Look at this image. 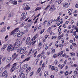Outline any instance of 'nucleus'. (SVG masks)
Listing matches in <instances>:
<instances>
[{
  "mask_svg": "<svg viewBox=\"0 0 78 78\" xmlns=\"http://www.w3.org/2000/svg\"><path fill=\"white\" fill-rule=\"evenodd\" d=\"M30 59V57H29L28 58H27L25 59L23 61V62H25V61H29Z\"/></svg>",
  "mask_w": 78,
  "mask_h": 78,
  "instance_id": "obj_19",
  "label": "nucleus"
},
{
  "mask_svg": "<svg viewBox=\"0 0 78 78\" xmlns=\"http://www.w3.org/2000/svg\"><path fill=\"white\" fill-rule=\"evenodd\" d=\"M61 18V17H60V16H59L58 18L56 20V22H58V20H59V19H60V18Z\"/></svg>",
  "mask_w": 78,
  "mask_h": 78,
  "instance_id": "obj_38",
  "label": "nucleus"
},
{
  "mask_svg": "<svg viewBox=\"0 0 78 78\" xmlns=\"http://www.w3.org/2000/svg\"><path fill=\"white\" fill-rule=\"evenodd\" d=\"M23 66H24V68L26 69V68H27V67H28V64H25Z\"/></svg>",
  "mask_w": 78,
  "mask_h": 78,
  "instance_id": "obj_35",
  "label": "nucleus"
},
{
  "mask_svg": "<svg viewBox=\"0 0 78 78\" xmlns=\"http://www.w3.org/2000/svg\"><path fill=\"white\" fill-rule=\"evenodd\" d=\"M22 70L21 69V66H18L16 69V72H20V71Z\"/></svg>",
  "mask_w": 78,
  "mask_h": 78,
  "instance_id": "obj_7",
  "label": "nucleus"
},
{
  "mask_svg": "<svg viewBox=\"0 0 78 78\" xmlns=\"http://www.w3.org/2000/svg\"><path fill=\"white\" fill-rule=\"evenodd\" d=\"M55 69H57V67L52 66L51 68V70H55Z\"/></svg>",
  "mask_w": 78,
  "mask_h": 78,
  "instance_id": "obj_22",
  "label": "nucleus"
},
{
  "mask_svg": "<svg viewBox=\"0 0 78 78\" xmlns=\"http://www.w3.org/2000/svg\"><path fill=\"white\" fill-rule=\"evenodd\" d=\"M5 48H4L3 47H2L1 48V51H5Z\"/></svg>",
  "mask_w": 78,
  "mask_h": 78,
  "instance_id": "obj_32",
  "label": "nucleus"
},
{
  "mask_svg": "<svg viewBox=\"0 0 78 78\" xmlns=\"http://www.w3.org/2000/svg\"><path fill=\"white\" fill-rule=\"evenodd\" d=\"M21 50V49L20 48H19L17 49V51H20V50Z\"/></svg>",
  "mask_w": 78,
  "mask_h": 78,
  "instance_id": "obj_61",
  "label": "nucleus"
},
{
  "mask_svg": "<svg viewBox=\"0 0 78 78\" xmlns=\"http://www.w3.org/2000/svg\"><path fill=\"white\" fill-rule=\"evenodd\" d=\"M17 63H15L13 64L11 67H9V70L10 71V72L12 73L13 72V71L15 70V69L16 68V66H17Z\"/></svg>",
  "mask_w": 78,
  "mask_h": 78,
  "instance_id": "obj_2",
  "label": "nucleus"
},
{
  "mask_svg": "<svg viewBox=\"0 0 78 78\" xmlns=\"http://www.w3.org/2000/svg\"><path fill=\"white\" fill-rule=\"evenodd\" d=\"M75 30H76V32H78V28L77 27L76 28L75 27Z\"/></svg>",
  "mask_w": 78,
  "mask_h": 78,
  "instance_id": "obj_58",
  "label": "nucleus"
},
{
  "mask_svg": "<svg viewBox=\"0 0 78 78\" xmlns=\"http://www.w3.org/2000/svg\"><path fill=\"white\" fill-rule=\"evenodd\" d=\"M18 44H20V45H22V41H20L18 42Z\"/></svg>",
  "mask_w": 78,
  "mask_h": 78,
  "instance_id": "obj_31",
  "label": "nucleus"
},
{
  "mask_svg": "<svg viewBox=\"0 0 78 78\" xmlns=\"http://www.w3.org/2000/svg\"><path fill=\"white\" fill-rule=\"evenodd\" d=\"M27 14V12H24L22 14L21 16L22 17H23V16H25Z\"/></svg>",
  "mask_w": 78,
  "mask_h": 78,
  "instance_id": "obj_18",
  "label": "nucleus"
},
{
  "mask_svg": "<svg viewBox=\"0 0 78 78\" xmlns=\"http://www.w3.org/2000/svg\"><path fill=\"white\" fill-rule=\"evenodd\" d=\"M14 45L15 46V47L16 46V47L17 48L19 47H20V45L18 43V42H17L15 43Z\"/></svg>",
  "mask_w": 78,
  "mask_h": 78,
  "instance_id": "obj_12",
  "label": "nucleus"
},
{
  "mask_svg": "<svg viewBox=\"0 0 78 78\" xmlns=\"http://www.w3.org/2000/svg\"><path fill=\"white\" fill-rule=\"evenodd\" d=\"M30 70H31V67H28L27 69H26V72H27V73H29Z\"/></svg>",
  "mask_w": 78,
  "mask_h": 78,
  "instance_id": "obj_15",
  "label": "nucleus"
},
{
  "mask_svg": "<svg viewBox=\"0 0 78 78\" xmlns=\"http://www.w3.org/2000/svg\"><path fill=\"white\" fill-rule=\"evenodd\" d=\"M6 73H7V71L6 70H5L2 73V76H5V75L6 74Z\"/></svg>",
  "mask_w": 78,
  "mask_h": 78,
  "instance_id": "obj_17",
  "label": "nucleus"
},
{
  "mask_svg": "<svg viewBox=\"0 0 78 78\" xmlns=\"http://www.w3.org/2000/svg\"><path fill=\"white\" fill-rule=\"evenodd\" d=\"M50 5H48L47 6V7L44 9V10H46V9H47L48 8H49V7H50Z\"/></svg>",
  "mask_w": 78,
  "mask_h": 78,
  "instance_id": "obj_33",
  "label": "nucleus"
},
{
  "mask_svg": "<svg viewBox=\"0 0 78 78\" xmlns=\"http://www.w3.org/2000/svg\"><path fill=\"white\" fill-rule=\"evenodd\" d=\"M18 1L19 3H21L22 2V0H18Z\"/></svg>",
  "mask_w": 78,
  "mask_h": 78,
  "instance_id": "obj_44",
  "label": "nucleus"
},
{
  "mask_svg": "<svg viewBox=\"0 0 78 78\" xmlns=\"http://www.w3.org/2000/svg\"><path fill=\"white\" fill-rule=\"evenodd\" d=\"M60 53V56L61 55H62L63 54V51H61V53Z\"/></svg>",
  "mask_w": 78,
  "mask_h": 78,
  "instance_id": "obj_62",
  "label": "nucleus"
},
{
  "mask_svg": "<svg viewBox=\"0 0 78 78\" xmlns=\"http://www.w3.org/2000/svg\"><path fill=\"white\" fill-rule=\"evenodd\" d=\"M44 75L45 76H47L48 75V73L47 72V71H46L45 72Z\"/></svg>",
  "mask_w": 78,
  "mask_h": 78,
  "instance_id": "obj_26",
  "label": "nucleus"
},
{
  "mask_svg": "<svg viewBox=\"0 0 78 78\" xmlns=\"http://www.w3.org/2000/svg\"><path fill=\"white\" fill-rule=\"evenodd\" d=\"M30 37H28L26 39V42H30Z\"/></svg>",
  "mask_w": 78,
  "mask_h": 78,
  "instance_id": "obj_24",
  "label": "nucleus"
},
{
  "mask_svg": "<svg viewBox=\"0 0 78 78\" xmlns=\"http://www.w3.org/2000/svg\"><path fill=\"white\" fill-rule=\"evenodd\" d=\"M9 2L13 3V5H17V1H15V0H10Z\"/></svg>",
  "mask_w": 78,
  "mask_h": 78,
  "instance_id": "obj_8",
  "label": "nucleus"
},
{
  "mask_svg": "<svg viewBox=\"0 0 78 78\" xmlns=\"http://www.w3.org/2000/svg\"><path fill=\"white\" fill-rule=\"evenodd\" d=\"M47 20H45L43 22V25H45L47 23Z\"/></svg>",
  "mask_w": 78,
  "mask_h": 78,
  "instance_id": "obj_53",
  "label": "nucleus"
},
{
  "mask_svg": "<svg viewBox=\"0 0 78 78\" xmlns=\"http://www.w3.org/2000/svg\"><path fill=\"white\" fill-rule=\"evenodd\" d=\"M36 37H34L33 38V40H34V41L35 40V39H36Z\"/></svg>",
  "mask_w": 78,
  "mask_h": 78,
  "instance_id": "obj_63",
  "label": "nucleus"
},
{
  "mask_svg": "<svg viewBox=\"0 0 78 78\" xmlns=\"http://www.w3.org/2000/svg\"><path fill=\"white\" fill-rule=\"evenodd\" d=\"M15 15V13L14 12H11L9 15V17H11Z\"/></svg>",
  "mask_w": 78,
  "mask_h": 78,
  "instance_id": "obj_13",
  "label": "nucleus"
},
{
  "mask_svg": "<svg viewBox=\"0 0 78 78\" xmlns=\"http://www.w3.org/2000/svg\"><path fill=\"white\" fill-rule=\"evenodd\" d=\"M14 49V48L12 46V44H9L7 48V51H13Z\"/></svg>",
  "mask_w": 78,
  "mask_h": 78,
  "instance_id": "obj_4",
  "label": "nucleus"
},
{
  "mask_svg": "<svg viewBox=\"0 0 78 78\" xmlns=\"http://www.w3.org/2000/svg\"><path fill=\"white\" fill-rule=\"evenodd\" d=\"M73 73L74 75H78V72H77V71H74Z\"/></svg>",
  "mask_w": 78,
  "mask_h": 78,
  "instance_id": "obj_28",
  "label": "nucleus"
},
{
  "mask_svg": "<svg viewBox=\"0 0 78 78\" xmlns=\"http://www.w3.org/2000/svg\"><path fill=\"white\" fill-rule=\"evenodd\" d=\"M33 21V20H29L28 21V22H31Z\"/></svg>",
  "mask_w": 78,
  "mask_h": 78,
  "instance_id": "obj_54",
  "label": "nucleus"
},
{
  "mask_svg": "<svg viewBox=\"0 0 78 78\" xmlns=\"http://www.w3.org/2000/svg\"><path fill=\"white\" fill-rule=\"evenodd\" d=\"M51 78H54V76L53 75H51Z\"/></svg>",
  "mask_w": 78,
  "mask_h": 78,
  "instance_id": "obj_64",
  "label": "nucleus"
},
{
  "mask_svg": "<svg viewBox=\"0 0 78 78\" xmlns=\"http://www.w3.org/2000/svg\"><path fill=\"white\" fill-rule=\"evenodd\" d=\"M76 77L75 75H73L71 77V78H75Z\"/></svg>",
  "mask_w": 78,
  "mask_h": 78,
  "instance_id": "obj_56",
  "label": "nucleus"
},
{
  "mask_svg": "<svg viewBox=\"0 0 78 78\" xmlns=\"http://www.w3.org/2000/svg\"><path fill=\"white\" fill-rule=\"evenodd\" d=\"M51 8H52V9L53 10H55V9H56L55 8V7H54V6L52 5V7H51Z\"/></svg>",
  "mask_w": 78,
  "mask_h": 78,
  "instance_id": "obj_43",
  "label": "nucleus"
},
{
  "mask_svg": "<svg viewBox=\"0 0 78 78\" xmlns=\"http://www.w3.org/2000/svg\"><path fill=\"white\" fill-rule=\"evenodd\" d=\"M41 9V8L40 7H37L35 10V11H36L37 10H39V9Z\"/></svg>",
  "mask_w": 78,
  "mask_h": 78,
  "instance_id": "obj_29",
  "label": "nucleus"
},
{
  "mask_svg": "<svg viewBox=\"0 0 78 78\" xmlns=\"http://www.w3.org/2000/svg\"><path fill=\"white\" fill-rule=\"evenodd\" d=\"M70 5V3H64L62 4V6L63 7H65L66 8H67L69 5Z\"/></svg>",
  "mask_w": 78,
  "mask_h": 78,
  "instance_id": "obj_6",
  "label": "nucleus"
},
{
  "mask_svg": "<svg viewBox=\"0 0 78 78\" xmlns=\"http://www.w3.org/2000/svg\"><path fill=\"white\" fill-rule=\"evenodd\" d=\"M20 77L21 78H22L25 76V75H24V74L23 73H20Z\"/></svg>",
  "mask_w": 78,
  "mask_h": 78,
  "instance_id": "obj_16",
  "label": "nucleus"
},
{
  "mask_svg": "<svg viewBox=\"0 0 78 78\" xmlns=\"http://www.w3.org/2000/svg\"><path fill=\"white\" fill-rule=\"evenodd\" d=\"M30 27V26L29 24H27L26 26L24 27V28H28Z\"/></svg>",
  "mask_w": 78,
  "mask_h": 78,
  "instance_id": "obj_30",
  "label": "nucleus"
},
{
  "mask_svg": "<svg viewBox=\"0 0 78 78\" xmlns=\"http://www.w3.org/2000/svg\"><path fill=\"white\" fill-rule=\"evenodd\" d=\"M10 66V63H9L5 67V69H8L9 68V67Z\"/></svg>",
  "mask_w": 78,
  "mask_h": 78,
  "instance_id": "obj_23",
  "label": "nucleus"
},
{
  "mask_svg": "<svg viewBox=\"0 0 78 78\" xmlns=\"http://www.w3.org/2000/svg\"><path fill=\"white\" fill-rule=\"evenodd\" d=\"M7 46H8V44H5L4 45H3V47H4V48H6V47H7Z\"/></svg>",
  "mask_w": 78,
  "mask_h": 78,
  "instance_id": "obj_25",
  "label": "nucleus"
},
{
  "mask_svg": "<svg viewBox=\"0 0 78 78\" xmlns=\"http://www.w3.org/2000/svg\"><path fill=\"white\" fill-rule=\"evenodd\" d=\"M52 53H54L55 52V49H53L51 51Z\"/></svg>",
  "mask_w": 78,
  "mask_h": 78,
  "instance_id": "obj_45",
  "label": "nucleus"
},
{
  "mask_svg": "<svg viewBox=\"0 0 78 78\" xmlns=\"http://www.w3.org/2000/svg\"><path fill=\"white\" fill-rule=\"evenodd\" d=\"M64 67V65H62L61 66V69H62L63 67Z\"/></svg>",
  "mask_w": 78,
  "mask_h": 78,
  "instance_id": "obj_47",
  "label": "nucleus"
},
{
  "mask_svg": "<svg viewBox=\"0 0 78 78\" xmlns=\"http://www.w3.org/2000/svg\"><path fill=\"white\" fill-rule=\"evenodd\" d=\"M62 2V1L61 0L59 1L58 2V5H60V4H61V3Z\"/></svg>",
  "mask_w": 78,
  "mask_h": 78,
  "instance_id": "obj_49",
  "label": "nucleus"
},
{
  "mask_svg": "<svg viewBox=\"0 0 78 78\" xmlns=\"http://www.w3.org/2000/svg\"><path fill=\"white\" fill-rule=\"evenodd\" d=\"M60 54L61 53H58L57 55L56 54H55L53 55V58H56L58 57V56H59Z\"/></svg>",
  "mask_w": 78,
  "mask_h": 78,
  "instance_id": "obj_11",
  "label": "nucleus"
},
{
  "mask_svg": "<svg viewBox=\"0 0 78 78\" xmlns=\"http://www.w3.org/2000/svg\"><path fill=\"white\" fill-rule=\"evenodd\" d=\"M54 63L55 65H56V64H57L58 63V61L55 60L54 62Z\"/></svg>",
  "mask_w": 78,
  "mask_h": 78,
  "instance_id": "obj_48",
  "label": "nucleus"
},
{
  "mask_svg": "<svg viewBox=\"0 0 78 78\" xmlns=\"http://www.w3.org/2000/svg\"><path fill=\"white\" fill-rule=\"evenodd\" d=\"M21 36H22V33H20L17 35V36L19 37H20V38H21V37H21Z\"/></svg>",
  "mask_w": 78,
  "mask_h": 78,
  "instance_id": "obj_20",
  "label": "nucleus"
},
{
  "mask_svg": "<svg viewBox=\"0 0 78 78\" xmlns=\"http://www.w3.org/2000/svg\"><path fill=\"white\" fill-rule=\"evenodd\" d=\"M75 8H78V4H76L75 5Z\"/></svg>",
  "mask_w": 78,
  "mask_h": 78,
  "instance_id": "obj_55",
  "label": "nucleus"
},
{
  "mask_svg": "<svg viewBox=\"0 0 78 78\" xmlns=\"http://www.w3.org/2000/svg\"><path fill=\"white\" fill-rule=\"evenodd\" d=\"M25 7H26L25 8H24V9L25 11H26V10H28V9H30V7H27V6H28V5H27V4H25Z\"/></svg>",
  "mask_w": 78,
  "mask_h": 78,
  "instance_id": "obj_14",
  "label": "nucleus"
},
{
  "mask_svg": "<svg viewBox=\"0 0 78 78\" xmlns=\"http://www.w3.org/2000/svg\"><path fill=\"white\" fill-rule=\"evenodd\" d=\"M24 25H25V23H22V24L21 25V27H23Z\"/></svg>",
  "mask_w": 78,
  "mask_h": 78,
  "instance_id": "obj_50",
  "label": "nucleus"
},
{
  "mask_svg": "<svg viewBox=\"0 0 78 78\" xmlns=\"http://www.w3.org/2000/svg\"><path fill=\"white\" fill-rule=\"evenodd\" d=\"M42 61H41L40 62V65L41 66L42 65Z\"/></svg>",
  "mask_w": 78,
  "mask_h": 78,
  "instance_id": "obj_59",
  "label": "nucleus"
},
{
  "mask_svg": "<svg viewBox=\"0 0 78 78\" xmlns=\"http://www.w3.org/2000/svg\"><path fill=\"white\" fill-rule=\"evenodd\" d=\"M12 58H14L13 59H12V61H13L16 59V61H19V59H20V57L18 56V54L16 53H14L12 55Z\"/></svg>",
  "mask_w": 78,
  "mask_h": 78,
  "instance_id": "obj_3",
  "label": "nucleus"
},
{
  "mask_svg": "<svg viewBox=\"0 0 78 78\" xmlns=\"http://www.w3.org/2000/svg\"><path fill=\"white\" fill-rule=\"evenodd\" d=\"M41 28H42V25L41 24L38 28V29L40 30V29H41Z\"/></svg>",
  "mask_w": 78,
  "mask_h": 78,
  "instance_id": "obj_46",
  "label": "nucleus"
},
{
  "mask_svg": "<svg viewBox=\"0 0 78 78\" xmlns=\"http://www.w3.org/2000/svg\"><path fill=\"white\" fill-rule=\"evenodd\" d=\"M19 28H17L15 29L13 31H12L11 34V35L13 34L14 36H16L17 34H19L20 33V30H19Z\"/></svg>",
  "mask_w": 78,
  "mask_h": 78,
  "instance_id": "obj_1",
  "label": "nucleus"
},
{
  "mask_svg": "<svg viewBox=\"0 0 78 78\" xmlns=\"http://www.w3.org/2000/svg\"><path fill=\"white\" fill-rule=\"evenodd\" d=\"M71 12H72V9H69L68 11V13Z\"/></svg>",
  "mask_w": 78,
  "mask_h": 78,
  "instance_id": "obj_52",
  "label": "nucleus"
},
{
  "mask_svg": "<svg viewBox=\"0 0 78 78\" xmlns=\"http://www.w3.org/2000/svg\"><path fill=\"white\" fill-rule=\"evenodd\" d=\"M11 59H12V58L10 57H9L6 60V63H8L9 62L11 61Z\"/></svg>",
  "mask_w": 78,
  "mask_h": 78,
  "instance_id": "obj_9",
  "label": "nucleus"
},
{
  "mask_svg": "<svg viewBox=\"0 0 78 78\" xmlns=\"http://www.w3.org/2000/svg\"><path fill=\"white\" fill-rule=\"evenodd\" d=\"M26 44L27 45H31L30 43V41H27L26 42Z\"/></svg>",
  "mask_w": 78,
  "mask_h": 78,
  "instance_id": "obj_40",
  "label": "nucleus"
},
{
  "mask_svg": "<svg viewBox=\"0 0 78 78\" xmlns=\"http://www.w3.org/2000/svg\"><path fill=\"white\" fill-rule=\"evenodd\" d=\"M27 54H23L21 56V58H23V56H25V55H26Z\"/></svg>",
  "mask_w": 78,
  "mask_h": 78,
  "instance_id": "obj_51",
  "label": "nucleus"
},
{
  "mask_svg": "<svg viewBox=\"0 0 78 78\" xmlns=\"http://www.w3.org/2000/svg\"><path fill=\"white\" fill-rule=\"evenodd\" d=\"M44 31H45V29H43V30L41 31V32L40 33V34H42L43 33H44Z\"/></svg>",
  "mask_w": 78,
  "mask_h": 78,
  "instance_id": "obj_39",
  "label": "nucleus"
},
{
  "mask_svg": "<svg viewBox=\"0 0 78 78\" xmlns=\"http://www.w3.org/2000/svg\"><path fill=\"white\" fill-rule=\"evenodd\" d=\"M70 55L71 56H75V54L74 53L72 52L70 53Z\"/></svg>",
  "mask_w": 78,
  "mask_h": 78,
  "instance_id": "obj_36",
  "label": "nucleus"
},
{
  "mask_svg": "<svg viewBox=\"0 0 78 78\" xmlns=\"http://www.w3.org/2000/svg\"><path fill=\"white\" fill-rule=\"evenodd\" d=\"M6 57H4L3 58V59H2V62L4 61H5V59H6Z\"/></svg>",
  "mask_w": 78,
  "mask_h": 78,
  "instance_id": "obj_37",
  "label": "nucleus"
},
{
  "mask_svg": "<svg viewBox=\"0 0 78 78\" xmlns=\"http://www.w3.org/2000/svg\"><path fill=\"white\" fill-rule=\"evenodd\" d=\"M36 42V41H34L32 39L30 41V45L31 44H32V45H34V44H35Z\"/></svg>",
  "mask_w": 78,
  "mask_h": 78,
  "instance_id": "obj_10",
  "label": "nucleus"
},
{
  "mask_svg": "<svg viewBox=\"0 0 78 78\" xmlns=\"http://www.w3.org/2000/svg\"><path fill=\"white\" fill-rule=\"evenodd\" d=\"M76 35V31H74L72 33V36H75V35Z\"/></svg>",
  "mask_w": 78,
  "mask_h": 78,
  "instance_id": "obj_21",
  "label": "nucleus"
},
{
  "mask_svg": "<svg viewBox=\"0 0 78 78\" xmlns=\"http://www.w3.org/2000/svg\"><path fill=\"white\" fill-rule=\"evenodd\" d=\"M65 74L66 76H67V75H69V72L68 71H66L65 73Z\"/></svg>",
  "mask_w": 78,
  "mask_h": 78,
  "instance_id": "obj_34",
  "label": "nucleus"
},
{
  "mask_svg": "<svg viewBox=\"0 0 78 78\" xmlns=\"http://www.w3.org/2000/svg\"><path fill=\"white\" fill-rule=\"evenodd\" d=\"M63 37V36H62V35H60L58 37V38H59V39H61V37ZM59 37L60 38H59Z\"/></svg>",
  "mask_w": 78,
  "mask_h": 78,
  "instance_id": "obj_57",
  "label": "nucleus"
},
{
  "mask_svg": "<svg viewBox=\"0 0 78 78\" xmlns=\"http://www.w3.org/2000/svg\"><path fill=\"white\" fill-rule=\"evenodd\" d=\"M53 19H51L49 21L48 23H49V24H51L52 22H53Z\"/></svg>",
  "mask_w": 78,
  "mask_h": 78,
  "instance_id": "obj_27",
  "label": "nucleus"
},
{
  "mask_svg": "<svg viewBox=\"0 0 78 78\" xmlns=\"http://www.w3.org/2000/svg\"><path fill=\"white\" fill-rule=\"evenodd\" d=\"M38 45H39V47H41V46L42 45V44L41 43H39V44Z\"/></svg>",
  "mask_w": 78,
  "mask_h": 78,
  "instance_id": "obj_60",
  "label": "nucleus"
},
{
  "mask_svg": "<svg viewBox=\"0 0 78 78\" xmlns=\"http://www.w3.org/2000/svg\"><path fill=\"white\" fill-rule=\"evenodd\" d=\"M16 75H14L12 76V78H16Z\"/></svg>",
  "mask_w": 78,
  "mask_h": 78,
  "instance_id": "obj_41",
  "label": "nucleus"
},
{
  "mask_svg": "<svg viewBox=\"0 0 78 78\" xmlns=\"http://www.w3.org/2000/svg\"><path fill=\"white\" fill-rule=\"evenodd\" d=\"M40 71H41V69L39 68L37 70V73H39V72H40Z\"/></svg>",
  "mask_w": 78,
  "mask_h": 78,
  "instance_id": "obj_42",
  "label": "nucleus"
},
{
  "mask_svg": "<svg viewBox=\"0 0 78 78\" xmlns=\"http://www.w3.org/2000/svg\"><path fill=\"white\" fill-rule=\"evenodd\" d=\"M26 50V49L25 48H23L22 49H21L20 54H25V55H27L28 53L27 51H25Z\"/></svg>",
  "mask_w": 78,
  "mask_h": 78,
  "instance_id": "obj_5",
  "label": "nucleus"
}]
</instances>
